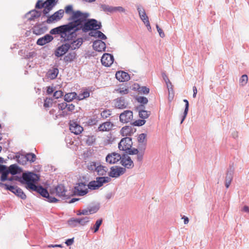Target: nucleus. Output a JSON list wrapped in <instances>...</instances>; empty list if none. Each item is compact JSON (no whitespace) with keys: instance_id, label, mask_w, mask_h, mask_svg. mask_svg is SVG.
Returning a JSON list of instances; mask_svg holds the SVG:
<instances>
[{"instance_id":"f257e3e1","label":"nucleus","mask_w":249,"mask_h":249,"mask_svg":"<svg viewBox=\"0 0 249 249\" xmlns=\"http://www.w3.org/2000/svg\"><path fill=\"white\" fill-rule=\"evenodd\" d=\"M83 15L80 11H74L71 17V19L73 21L69 22L67 24L61 25L54 28L50 31V34L52 35L60 34L61 37L64 35L66 36L67 33L73 31L76 32L78 31V27L81 24V22L84 19V17L82 18Z\"/></svg>"},{"instance_id":"f03ea898","label":"nucleus","mask_w":249,"mask_h":249,"mask_svg":"<svg viewBox=\"0 0 249 249\" xmlns=\"http://www.w3.org/2000/svg\"><path fill=\"white\" fill-rule=\"evenodd\" d=\"M22 180L20 182L26 184V188L30 190L36 191L42 196L46 197L49 196V193L46 189L41 186H37L36 184L39 180V177L32 172L23 173L22 176Z\"/></svg>"},{"instance_id":"7ed1b4c3","label":"nucleus","mask_w":249,"mask_h":249,"mask_svg":"<svg viewBox=\"0 0 249 249\" xmlns=\"http://www.w3.org/2000/svg\"><path fill=\"white\" fill-rule=\"evenodd\" d=\"M82 14L83 15V16H82V18H85L84 19H83L81 22V24L79 25V27H78V31L80 29H82L83 32H87L91 30H97L101 29V22H98L97 20L94 19H90L88 20L87 22H86L84 25H83V23L86 21L87 18L88 17V15L86 13H83L82 12Z\"/></svg>"},{"instance_id":"20e7f679","label":"nucleus","mask_w":249,"mask_h":249,"mask_svg":"<svg viewBox=\"0 0 249 249\" xmlns=\"http://www.w3.org/2000/svg\"><path fill=\"white\" fill-rule=\"evenodd\" d=\"M110 178L108 177H98L96 180L91 181L89 183L88 187L92 190L97 189L101 187L104 183L108 182Z\"/></svg>"},{"instance_id":"39448f33","label":"nucleus","mask_w":249,"mask_h":249,"mask_svg":"<svg viewBox=\"0 0 249 249\" xmlns=\"http://www.w3.org/2000/svg\"><path fill=\"white\" fill-rule=\"evenodd\" d=\"M89 221L88 217L79 218H72L68 221V223L71 227H75L78 226H85Z\"/></svg>"},{"instance_id":"423d86ee","label":"nucleus","mask_w":249,"mask_h":249,"mask_svg":"<svg viewBox=\"0 0 249 249\" xmlns=\"http://www.w3.org/2000/svg\"><path fill=\"white\" fill-rule=\"evenodd\" d=\"M132 145V140L129 137H125L121 140L119 143L118 147L120 150L128 151Z\"/></svg>"},{"instance_id":"0eeeda50","label":"nucleus","mask_w":249,"mask_h":249,"mask_svg":"<svg viewBox=\"0 0 249 249\" xmlns=\"http://www.w3.org/2000/svg\"><path fill=\"white\" fill-rule=\"evenodd\" d=\"M67 190L65 189V187L59 184L57 185L55 188L52 189L50 191V194L55 195L60 197H67L68 195H66Z\"/></svg>"},{"instance_id":"6e6552de","label":"nucleus","mask_w":249,"mask_h":249,"mask_svg":"<svg viewBox=\"0 0 249 249\" xmlns=\"http://www.w3.org/2000/svg\"><path fill=\"white\" fill-rule=\"evenodd\" d=\"M64 14V11L63 9H60L52 15L48 16L46 22L50 24L58 21L63 17Z\"/></svg>"},{"instance_id":"1a4fd4ad","label":"nucleus","mask_w":249,"mask_h":249,"mask_svg":"<svg viewBox=\"0 0 249 249\" xmlns=\"http://www.w3.org/2000/svg\"><path fill=\"white\" fill-rule=\"evenodd\" d=\"M6 189L9 190L17 196L20 197L21 198L24 199L26 198V196L22 190L18 187L14 186L6 185Z\"/></svg>"},{"instance_id":"9d476101","label":"nucleus","mask_w":249,"mask_h":249,"mask_svg":"<svg viewBox=\"0 0 249 249\" xmlns=\"http://www.w3.org/2000/svg\"><path fill=\"white\" fill-rule=\"evenodd\" d=\"M122 157L118 153L113 152L107 155L106 161L110 164H114L119 160H121Z\"/></svg>"},{"instance_id":"9b49d317","label":"nucleus","mask_w":249,"mask_h":249,"mask_svg":"<svg viewBox=\"0 0 249 249\" xmlns=\"http://www.w3.org/2000/svg\"><path fill=\"white\" fill-rule=\"evenodd\" d=\"M133 119V113L131 111L126 110L120 115V120L123 123H127L130 122Z\"/></svg>"},{"instance_id":"f8f14e48","label":"nucleus","mask_w":249,"mask_h":249,"mask_svg":"<svg viewBox=\"0 0 249 249\" xmlns=\"http://www.w3.org/2000/svg\"><path fill=\"white\" fill-rule=\"evenodd\" d=\"M101 61L104 66L109 67L113 63L114 57L112 55L106 53L102 56Z\"/></svg>"},{"instance_id":"ddd939ff","label":"nucleus","mask_w":249,"mask_h":249,"mask_svg":"<svg viewBox=\"0 0 249 249\" xmlns=\"http://www.w3.org/2000/svg\"><path fill=\"white\" fill-rule=\"evenodd\" d=\"M125 171V169L121 167H115L111 168L109 173V176L112 178H118L123 175Z\"/></svg>"},{"instance_id":"4468645a","label":"nucleus","mask_w":249,"mask_h":249,"mask_svg":"<svg viewBox=\"0 0 249 249\" xmlns=\"http://www.w3.org/2000/svg\"><path fill=\"white\" fill-rule=\"evenodd\" d=\"M93 48L96 51L100 52H104L106 48V45L104 41L98 40L93 42Z\"/></svg>"},{"instance_id":"2eb2a0df","label":"nucleus","mask_w":249,"mask_h":249,"mask_svg":"<svg viewBox=\"0 0 249 249\" xmlns=\"http://www.w3.org/2000/svg\"><path fill=\"white\" fill-rule=\"evenodd\" d=\"M70 48V46L69 44H63L56 49L55 54L57 57L61 56L65 54Z\"/></svg>"},{"instance_id":"dca6fc26","label":"nucleus","mask_w":249,"mask_h":249,"mask_svg":"<svg viewBox=\"0 0 249 249\" xmlns=\"http://www.w3.org/2000/svg\"><path fill=\"white\" fill-rule=\"evenodd\" d=\"M70 130L72 133L78 135L83 131V128L76 123L72 122L70 124Z\"/></svg>"},{"instance_id":"f3484780","label":"nucleus","mask_w":249,"mask_h":249,"mask_svg":"<svg viewBox=\"0 0 249 249\" xmlns=\"http://www.w3.org/2000/svg\"><path fill=\"white\" fill-rule=\"evenodd\" d=\"M57 0H46L45 3H47L46 8L43 9V13L44 15L48 14L55 5Z\"/></svg>"},{"instance_id":"a211bd4d","label":"nucleus","mask_w":249,"mask_h":249,"mask_svg":"<svg viewBox=\"0 0 249 249\" xmlns=\"http://www.w3.org/2000/svg\"><path fill=\"white\" fill-rule=\"evenodd\" d=\"M135 130L131 126H125L123 127L120 133L123 136H131L134 132Z\"/></svg>"},{"instance_id":"6ab92c4d","label":"nucleus","mask_w":249,"mask_h":249,"mask_svg":"<svg viewBox=\"0 0 249 249\" xmlns=\"http://www.w3.org/2000/svg\"><path fill=\"white\" fill-rule=\"evenodd\" d=\"M115 76L116 78L121 82L127 81L130 79L128 73L123 71L117 72Z\"/></svg>"},{"instance_id":"aec40b11","label":"nucleus","mask_w":249,"mask_h":249,"mask_svg":"<svg viewBox=\"0 0 249 249\" xmlns=\"http://www.w3.org/2000/svg\"><path fill=\"white\" fill-rule=\"evenodd\" d=\"M121 162L123 166L127 168H131L134 166L133 161L127 155H124L122 158Z\"/></svg>"},{"instance_id":"412c9836","label":"nucleus","mask_w":249,"mask_h":249,"mask_svg":"<svg viewBox=\"0 0 249 249\" xmlns=\"http://www.w3.org/2000/svg\"><path fill=\"white\" fill-rule=\"evenodd\" d=\"M98 208L97 207H89L86 209L80 211L79 213H77V215H89L96 213L98 211Z\"/></svg>"},{"instance_id":"4be33fe9","label":"nucleus","mask_w":249,"mask_h":249,"mask_svg":"<svg viewBox=\"0 0 249 249\" xmlns=\"http://www.w3.org/2000/svg\"><path fill=\"white\" fill-rule=\"evenodd\" d=\"M75 188L79 196H84L88 193L86 185L84 183H79Z\"/></svg>"},{"instance_id":"5701e85b","label":"nucleus","mask_w":249,"mask_h":249,"mask_svg":"<svg viewBox=\"0 0 249 249\" xmlns=\"http://www.w3.org/2000/svg\"><path fill=\"white\" fill-rule=\"evenodd\" d=\"M53 39V37L50 35H46L43 37L39 38L37 41V44L42 46L51 42Z\"/></svg>"},{"instance_id":"b1692460","label":"nucleus","mask_w":249,"mask_h":249,"mask_svg":"<svg viewBox=\"0 0 249 249\" xmlns=\"http://www.w3.org/2000/svg\"><path fill=\"white\" fill-rule=\"evenodd\" d=\"M113 125L110 122H106L99 125L98 130L100 131H108L111 129Z\"/></svg>"},{"instance_id":"393cba45","label":"nucleus","mask_w":249,"mask_h":249,"mask_svg":"<svg viewBox=\"0 0 249 249\" xmlns=\"http://www.w3.org/2000/svg\"><path fill=\"white\" fill-rule=\"evenodd\" d=\"M28 20L30 21L34 20L35 18L39 17L41 16V12L36 10H33L30 11L28 14Z\"/></svg>"},{"instance_id":"a878e982","label":"nucleus","mask_w":249,"mask_h":249,"mask_svg":"<svg viewBox=\"0 0 249 249\" xmlns=\"http://www.w3.org/2000/svg\"><path fill=\"white\" fill-rule=\"evenodd\" d=\"M83 43V39L82 38H79L75 41H73L71 45H70V48L72 50L78 49L81 46Z\"/></svg>"},{"instance_id":"bb28decb","label":"nucleus","mask_w":249,"mask_h":249,"mask_svg":"<svg viewBox=\"0 0 249 249\" xmlns=\"http://www.w3.org/2000/svg\"><path fill=\"white\" fill-rule=\"evenodd\" d=\"M20 159H25L26 160L29 161L31 162H33L36 160V156L35 154L33 153H28L27 154L25 157H21ZM18 162H20V157H19L18 159Z\"/></svg>"},{"instance_id":"cd10ccee","label":"nucleus","mask_w":249,"mask_h":249,"mask_svg":"<svg viewBox=\"0 0 249 249\" xmlns=\"http://www.w3.org/2000/svg\"><path fill=\"white\" fill-rule=\"evenodd\" d=\"M107 170V167L98 163L95 171L97 173L98 175L103 176L106 174Z\"/></svg>"},{"instance_id":"c85d7f7f","label":"nucleus","mask_w":249,"mask_h":249,"mask_svg":"<svg viewBox=\"0 0 249 249\" xmlns=\"http://www.w3.org/2000/svg\"><path fill=\"white\" fill-rule=\"evenodd\" d=\"M115 106L120 109H123L126 107V105L124 99H117L115 101Z\"/></svg>"},{"instance_id":"c756f323","label":"nucleus","mask_w":249,"mask_h":249,"mask_svg":"<svg viewBox=\"0 0 249 249\" xmlns=\"http://www.w3.org/2000/svg\"><path fill=\"white\" fill-rule=\"evenodd\" d=\"M9 173L13 175H16L19 173V168L18 166L16 164H12L7 169Z\"/></svg>"},{"instance_id":"7c9ffc66","label":"nucleus","mask_w":249,"mask_h":249,"mask_svg":"<svg viewBox=\"0 0 249 249\" xmlns=\"http://www.w3.org/2000/svg\"><path fill=\"white\" fill-rule=\"evenodd\" d=\"M76 53L75 52L69 53L67 55H66L64 60L65 62H70L73 61L75 58H76Z\"/></svg>"},{"instance_id":"2f4dec72","label":"nucleus","mask_w":249,"mask_h":249,"mask_svg":"<svg viewBox=\"0 0 249 249\" xmlns=\"http://www.w3.org/2000/svg\"><path fill=\"white\" fill-rule=\"evenodd\" d=\"M91 34H93L91 35V36H94V37H97L102 40H105L107 39L106 36L101 31L98 30H95L93 32H91Z\"/></svg>"},{"instance_id":"473e14b6","label":"nucleus","mask_w":249,"mask_h":249,"mask_svg":"<svg viewBox=\"0 0 249 249\" xmlns=\"http://www.w3.org/2000/svg\"><path fill=\"white\" fill-rule=\"evenodd\" d=\"M102 218L99 219L96 221L94 225L92 227H90V229L93 231L94 233H96L98 231L100 226L102 224Z\"/></svg>"},{"instance_id":"72a5a7b5","label":"nucleus","mask_w":249,"mask_h":249,"mask_svg":"<svg viewBox=\"0 0 249 249\" xmlns=\"http://www.w3.org/2000/svg\"><path fill=\"white\" fill-rule=\"evenodd\" d=\"M58 73V70L57 68H53L48 72V77L51 79H55Z\"/></svg>"},{"instance_id":"f704fd0d","label":"nucleus","mask_w":249,"mask_h":249,"mask_svg":"<svg viewBox=\"0 0 249 249\" xmlns=\"http://www.w3.org/2000/svg\"><path fill=\"white\" fill-rule=\"evenodd\" d=\"M139 144L145 145L146 143V135L144 133L140 134L138 138Z\"/></svg>"},{"instance_id":"c9c22d12","label":"nucleus","mask_w":249,"mask_h":249,"mask_svg":"<svg viewBox=\"0 0 249 249\" xmlns=\"http://www.w3.org/2000/svg\"><path fill=\"white\" fill-rule=\"evenodd\" d=\"M141 20L143 22L145 26L147 27L148 29L150 30L151 29V26L150 24V22L149 21V19L146 14L145 15H142L140 16Z\"/></svg>"},{"instance_id":"e433bc0d","label":"nucleus","mask_w":249,"mask_h":249,"mask_svg":"<svg viewBox=\"0 0 249 249\" xmlns=\"http://www.w3.org/2000/svg\"><path fill=\"white\" fill-rule=\"evenodd\" d=\"M76 96V94L75 92H71V93H67L65 94V95L64 96L65 100L67 102H71L73 99L75 98Z\"/></svg>"},{"instance_id":"4c0bfd02","label":"nucleus","mask_w":249,"mask_h":249,"mask_svg":"<svg viewBox=\"0 0 249 249\" xmlns=\"http://www.w3.org/2000/svg\"><path fill=\"white\" fill-rule=\"evenodd\" d=\"M183 101L185 103V110H184V111L183 113V115L182 116V118L180 124H182L183 123V121L185 120V119L187 115L188 110H189V102H188V101L186 99H184L183 100Z\"/></svg>"},{"instance_id":"58836bf2","label":"nucleus","mask_w":249,"mask_h":249,"mask_svg":"<svg viewBox=\"0 0 249 249\" xmlns=\"http://www.w3.org/2000/svg\"><path fill=\"white\" fill-rule=\"evenodd\" d=\"M47 3H45V1H43V0H38L36 3L35 7L36 9H41L44 7V9L46 8Z\"/></svg>"},{"instance_id":"ea45409f","label":"nucleus","mask_w":249,"mask_h":249,"mask_svg":"<svg viewBox=\"0 0 249 249\" xmlns=\"http://www.w3.org/2000/svg\"><path fill=\"white\" fill-rule=\"evenodd\" d=\"M53 99L50 98H46L44 100V103L43 104V107L45 108H49L51 107L53 105Z\"/></svg>"},{"instance_id":"a19ab883","label":"nucleus","mask_w":249,"mask_h":249,"mask_svg":"<svg viewBox=\"0 0 249 249\" xmlns=\"http://www.w3.org/2000/svg\"><path fill=\"white\" fill-rule=\"evenodd\" d=\"M116 91L121 94L124 95L128 93V89L126 87H123L117 89Z\"/></svg>"},{"instance_id":"79ce46f5","label":"nucleus","mask_w":249,"mask_h":249,"mask_svg":"<svg viewBox=\"0 0 249 249\" xmlns=\"http://www.w3.org/2000/svg\"><path fill=\"white\" fill-rule=\"evenodd\" d=\"M150 112L144 110H141L139 111V116L141 118L146 119L148 117Z\"/></svg>"},{"instance_id":"37998d69","label":"nucleus","mask_w":249,"mask_h":249,"mask_svg":"<svg viewBox=\"0 0 249 249\" xmlns=\"http://www.w3.org/2000/svg\"><path fill=\"white\" fill-rule=\"evenodd\" d=\"M248 81V77L247 75L244 74L240 78V79L239 80V82H240V84H241V85L244 86L247 83Z\"/></svg>"},{"instance_id":"c03bdc74","label":"nucleus","mask_w":249,"mask_h":249,"mask_svg":"<svg viewBox=\"0 0 249 249\" xmlns=\"http://www.w3.org/2000/svg\"><path fill=\"white\" fill-rule=\"evenodd\" d=\"M101 8L105 12H113V7L106 4H101Z\"/></svg>"},{"instance_id":"a18cd8bd","label":"nucleus","mask_w":249,"mask_h":249,"mask_svg":"<svg viewBox=\"0 0 249 249\" xmlns=\"http://www.w3.org/2000/svg\"><path fill=\"white\" fill-rule=\"evenodd\" d=\"M1 172L2 173V174H1V176L0 177V180L1 181H4L7 180V178H8L7 176L9 173L7 171V169Z\"/></svg>"},{"instance_id":"49530a36","label":"nucleus","mask_w":249,"mask_h":249,"mask_svg":"<svg viewBox=\"0 0 249 249\" xmlns=\"http://www.w3.org/2000/svg\"><path fill=\"white\" fill-rule=\"evenodd\" d=\"M95 141V138L94 136H88L86 141V143L89 145H90L91 144H92Z\"/></svg>"},{"instance_id":"de8ad7c7","label":"nucleus","mask_w":249,"mask_h":249,"mask_svg":"<svg viewBox=\"0 0 249 249\" xmlns=\"http://www.w3.org/2000/svg\"><path fill=\"white\" fill-rule=\"evenodd\" d=\"M69 114V112L67 110H62L57 115H56V118L65 117Z\"/></svg>"},{"instance_id":"09e8293b","label":"nucleus","mask_w":249,"mask_h":249,"mask_svg":"<svg viewBox=\"0 0 249 249\" xmlns=\"http://www.w3.org/2000/svg\"><path fill=\"white\" fill-rule=\"evenodd\" d=\"M98 164L94 162H90L88 165V168L91 171H95Z\"/></svg>"},{"instance_id":"8fccbe9b","label":"nucleus","mask_w":249,"mask_h":249,"mask_svg":"<svg viewBox=\"0 0 249 249\" xmlns=\"http://www.w3.org/2000/svg\"><path fill=\"white\" fill-rule=\"evenodd\" d=\"M137 101L142 104H146L148 102V99L144 97L140 96L136 98Z\"/></svg>"},{"instance_id":"3c124183","label":"nucleus","mask_w":249,"mask_h":249,"mask_svg":"<svg viewBox=\"0 0 249 249\" xmlns=\"http://www.w3.org/2000/svg\"><path fill=\"white\" fill-rule=\"evenodd\" d=\"M67 107V104L66 103H62L60 104H58V113L62 111V110H66Z\"/></svg>"},{"instance_id":"603ef678","label":"nucleus","mask_w":249,"mask_h":249,"mask_svg":"<svg viewBox=\"0 0 249 249\" xmlns=\"http://www.w3.org/2000/svg\"><path fill=\"white\" fill-rule=\"evenodd\" d=\"M164 79L166 82L167 88L168 89L173 90V85H172L171 82L169 80V79L166 76V78H164Z\"/></svg>"},{"instance_id":"864d4df0","label":"nucleus","mask_w":249,"mask_h":249,"mask_svg":"<svg viewBox=\"0 0 249 249\" xmlns=\"http://www.w3.org/2000/svg\"><path fill=\"white\" fill-rule=\"evenodd\" d=\"M111 115L110 111L109 110H105L102 111L101 113L102 117L104 119H106Z\"/></svg>"},{"instance_id":"5fc2aeb1","label":"nucleus","mask_w":249,"mask_h":249,"mask_svg":"<svg viewBox=\"0 0 249 249\" xmlns=\"http://www.w3.org/2000/svg\"><path fill=\"white\" fill-rule=\"evenodd\" d=\"M52 195H50L49 194V196H47L46 198H47L48 201L51 203H54L57 202L58 200L55 198L54 196H51Z\"/></svg>"},{"instance_id":"6e6d98bb","label":"nucleus","mask_w":249,"mask_h":249,"mask_svg":"<svg viewBox=\"0 0 249 249\" xmlns=\"http://www.w3.org/2000/svg\"><path fill=\"white\" fill-rule=\"evenodd\" d=\"M65 11L66 14H69L71 13H72V15L73 14V9L72 6L71 5H69L66 6L65 7Z\"/></svg>"},{"instance_id":"4d7b16f0","label":"nucleus","mask_w":249,"mask_h":249,"mask_svg":"<svg viewBox=\"0 0 249 249\" xmlns=\"http://www.w3.org/2000/svg\"><path fill=\"white\" fill-rule=\"evenodd\" d=\"M74 109H75V106L74 105H73V104H67V107L66 110H68L69 113L72 112V111H74Z\"/></svg>"},{"instance_id":"13d9d810","label":"nucleus","mask_w":249,"mask_h":249,"mask_svg":"<svg viewBox=\"0 0 249 249\" xmlns=\"http://www.w3.org/2000/svg\"><path fill=\"white\" fill-rule=\"evenodd\" d=\"M63 92L61 91H60V90L56 91L55 92H54V93L53 94V96L56 99H58L59 98L61 97L62 96H63Z\"/></svg>"},{"instance_id":"bf43d9fd","label":"nucleus","mask_w":249,"mask_h":249,"mask_svg":"<svg viewBox=\"0 0 249 249\" xmlns=\"http://www.w3.org/2000/svg\"><path fill=\"white\" fill-rule=\"evenodd\" d=\"M119 11L120 12H125V9L121 6L113 7V12Z\"/></svg>"},{"instance_id":"052dcab7","label":"nucleus","mask_w":249,"mask_h":249,"mask_svg":"<svg viewBox=\"0 0 249 249\" xmlns=\"http://www.w3.org/2000/svg\"><path fill=\"white\" fill-rule=\"evenodd\" d=\"M137 10L139 12V16H141L142 15H145V14H146L145 10L142 7L138 6Z\"/></svg>"},{"instance_id":"680f3d73","label":"nucleus","mask_w":249,"mask_h":249,"mask_svg":"<svg viewBox=\"0 0 249 249\" xmlns=\"http://www.w3.org/2000/svg\"><path fill=\"white\" fill-rule=\"evenodd\" d=\"M168 100L170 102H171L174 98V94L173 90H168Z\"/></svg>"},{"instance_id":"e2e57ef3","label":"nucleus","mask_w":249,"mask_h":249,"mask_svg":"<svg viewBox=\"0 0 249 249\" xmlns=\"http://www.w3.org/2000/svg\"><path fill=\"white\" fill-rule=\"evenodd\" d=\"M156 28L158 30V32L159 33L160 36L161 37H164L165 34L164 32L162 31V29L160 28L158 24L156 25Z\"/></svg>"},{"instance_id":"0e129e2a","label":"nucleus","mask_w":249,"mask_h":249,"mask_svg":"<svg viewBox=\"0 0 249 249\" xmlns=\"http://www.w3.org/2000/svg\"><path fill=\"white\" fill-rule=\"evenodd\" d=\"M232 179V175L231 173H228L226 177V181L231 182Z\"/></svg>"},{"instance_id":"69168bd1","label":"nucleus","mask_w":249,"mask_h":249,"mask_svg":"<svg viewBox=\"0 0 249 249\" xmlns=\"http://www.w3.org/2000/svg\"><path fill=\"white\" fill-rule=\"evenodd\" d=\"M140 91L144 94H148L149 92V89L146 87H142L141 88Z\"/></svg>"},{"instance_id":"338daca9","label":"nucleus","mask_w":249,"mask_h":249,"mask_svg":"<svg viewBox=\"0 0 249 249\" xmlns=\"http://www.w3.org/2000/svg\"><path fill=\"white\" fill-rule=\"evenodd\" d=\"M138 150L137 149L134 148L133 149H130L129 150H128V153L129 154H138Z\"/></svg>"},{"instance_id":"774afa93","label":"nucleus","mask_w":249,"mask_h":249,"mask_svg":"<svg viewBox=\"0 0 249 249\" xmlns=\"http://www.w3.org/2000/svg\"><path fill=\"white\" fill-rule=\"evenodd\" d=\"M73 243V238H71V239H68L65 243L67 244V246H70L71 245H72Z\"/></svg>"}]
</instances>
